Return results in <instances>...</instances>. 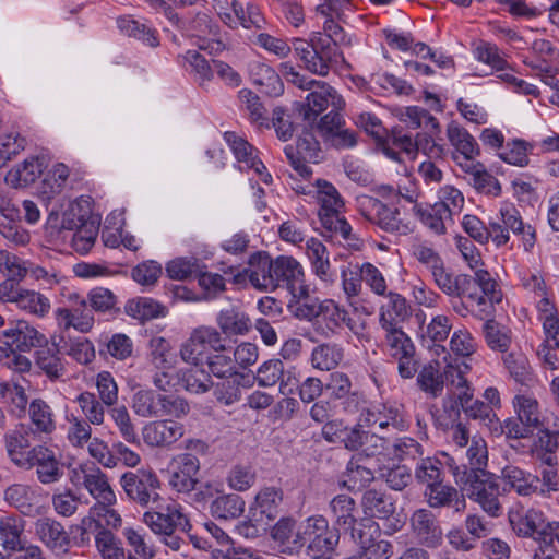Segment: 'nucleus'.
Instances as JSON below:
<instances>
[{"instance_id":"1","label":"nucleus","mask_w":559,"mask_h":559,"mask_svg":"<svg viewBox=\"0 0 559 559\" xmlns=\"http://www.w3.org/2000/svg\"><path fill=\"white\" fill-rule=\"evenodd\" d=\"M340 530L321 514L308 516L295 533L294 551L306 559H334L340 544Z\"/></svg>"},{"instance_id":"2","label":"nucleus","mask_w":559,"mask_h":559,"mask_svg":"<svg viewBox=\"0 0 559 559\" xmlns=\"http://www.w3.org/2000/svg\"><path fill=\"white\" fill-rule=\"evenodd\" d=\"M453 297L467 298L479 307V318L489 316L493 311V305L502 300V294L497 289V282L487 270L478 269L474 276L457 274Z\"/></svg>"},{"instance_id":"3","label":"nucleus","mask_w":559,"mask_h":559,"mask_svg":"<svg viewBox=\"0 0 559 559\" xmlns=\"http://www.w3.org/2000/svg\"><path fill=\"white\" fill-rule=\"evenodd\" d=\"M453 297L467 298L479 307V318L489 316L493 311V305L502 300V294L497 289V282L487 270L478 269L474 276L457 274Z\"/></svg>"},{"instance_id":"4","label":"nucleus","mask_w":559,"mask_h":559,"mask_svg":"<svg viewBox=\"0 0 559 559\" xmlns=\"http://www.w3.org/2000/svg\"><path fill=\"white\" fill-rule=\"evenodd\" d=\"M134 412L142 417H164L186 415L189 404L181 397L164 395L153 390H140L132 400Z\"/></svg>"},{"instance_id":"5","label":"nucleus","mask_w":559,"mask_h":559,"mask_svg":"<svg viewBox=\"0 0 559 559\" xmlns=\"http://www.w3.org/2000/svg\"><path fill=\"white\" fill-rule=\"evenodd\" d=\"M357 204L359 213L382 230L396 235H407L412 231L409 224L400 218L397 207H390L370 195L357 198Z\"/></svg>"},{"instance_id":"6","label":"nucleus","mask_w":559,"mask_h":559,"mask_svg":"<svg viewBox=\"0 0 559 559\" xmlns=\"http://www.w3.org/2000/svg\"><path fill=\"white\" fill-rule=\"evenodd\" d=\"M225 338L215 328L202 326L195 329L180 347V357L187 364L195 367L203 366L210 353L224 349Z\"/></svg>"},{"instance_id":"7","label":"nucleus","mask_w":559,"mask_h":559,"mask_svg":"<svg viewBox=\"0 0 559 559\" xmlns=\"http://www.w3.org/2000/svg\"><path fill=\"white\" fill-rule=\"evenodd\" d=\"M120 484L128 498L142 507L156 503L160 499V481L152 469L127 472L121 476Z\"/></svg>"},{"instance_id":"8","label":"nucleus","mask_w":559,"mask_h":559,"mask_svg":"<svg viewBox=\"0 0 559 559\" xmlns=\"http://www.w3.org/2000/svg\"><path fill=\"white\" fill-rule=\"evenodd\" d=\"M509 521L518 536L533 537L543 540L545 544L554 543L552 527L559 525V522L547 523L544 513L536 509L510 513Z\"/></svg>"},{"instance_id":"9","label":"nucleus","mask_w":559,"mask_h":559,"mask_svg":"<svg viewBox=\"0 0 559 559\" xmlns=\"http://www.w3.org/2000/svg\"><path fill=\"white\" fill-rule=\"evenodd\" d=\"M313 87L314 90L306 98L307 104L302 105L301 109L304 120L309 123L311 129L318 116L329 107H331V110H335L343 109L345 106L343 97L328 83L317 81Z\"/></svg>"},{"instance_id":"10","label":"nucleus","mask_w":559,"mask_h":559,"mask_svg":"<svg viewBox=\"0 0 559 559\" xmlns=\"http://www.w3.org/2000/svg\"><path fill=\"white\" fill-rule=\"evenodd\" d=\"M285 155L293 168L304 178L312 175V169L307 163H318L321 147L311 130H305L298 138L296 146L287 145Z\"/></svg>"},{"instance_id":"11","label":"nucleus","mask_w":559,"mask_h":559,"mask_svg":"<svg viewBox=\"0 0 559 559\" xmlns=\"http://www.w3.org/2000/svg\"><path fill=\"white\" fill-rule=\"evenodd\" d=\"M26 467H36L37 480L43 485H51L61 480L64 475V464L56 453L47 447L37 445L26 453Z\"/></svg>"},{"instance_id":"12","label":"nucleus","mask_w":559,"mask_h":559,"mask_svg":"<svg viewBox=\"0 0 559 559\" xmlns=\"http://www.w3.org/2000/svg\"><path fill=\"white\" fill-rule=\"evenodd\" d=\"M255 380L260 386L264 388L278 383L283 395L294 394L298 388L296 368L293 366L285 368L284 362L278 358L264 361L257 371Z\"/></svg>"},{"instance_id":"13","label":"nucleus","mask_w":559,"mask_h":559,"mask_svg":"<svg viewBox=\"0 0 559 559\" xmlns=\"http://www.w3.org/2000/svg\"><path fill=\"white\" fill-rule=\"evenodd\" d=\"M352 540L357 545L358 552L376 555L377 559H389L392 555V544L380 539V531L376 523L360 521L348 528Z\"/></svg>"},{"instance_id":"14","label":"nucleus","mask_w":559,"mask_h":559,"mask_svg":"<svg viewBox=\"0 0 559 559\" xmlns=\"http://www.w3.org/2000/svg\"><path fill=\"white\" fill-rule=\"evenodd\" d=\"M70 307H60L56 310V319L64 330L75 329L81 333H88L95 323V318L87 300L79 294H70Z\"/></svg>"},{"instance_id":"15","label":"nucleus","mask_w":559,"mask_h":559,"mask_svg":"<svg viewBox=\"0 0 559 559\" xmlns=\"http://www.w3.org/2000/svg\"><path fill=\"white\" fill-rule=\"evenodd\" d=\"M3 500L20 514L28 518L41 515L45 509L38 490L27 484L15 483L7 487Z\"/></svg>"},{"instance_id":"16","label":"nucleus","mask_w":559,"mask_h":559,"mask_svg":"<svg viewBox=\"0 0 559 559\" xmlns=\"http://www.w3.org/2000/svg\"><path fill=\"white\" fill-rule=\"evenodd\" d=\"M468 496L477 501L490 516L498 518L502 512L499 502V484L497 477L489 473L484 477L472 478L466 486Z\"/></svg>"},{"instance_id":"17","label":"nucleus","mask_w":559,"mask_h":559,"mask_svg":"<svg viewBox=\"0 0 559 559\" xmlns=\"http://www.w3.org/2000/svg\"><path fill=\"white\" fill-rule=\"evenodd\" d=\"M274 289L285 287L292 296L307 295V285L304 284V271L300 263L286 255L274 260Z\"/></svg>"},{"instance_id":"18","label":"nucleus","mask_w":559,"mask_h":559,"mask_svg":"<svg viewBox=\"0 0 559 559\" xmlns=\"http://www.w3.org/2000/svg\"><path fill=\"white\" fill-rule=\"evenodd\" d=\"M341 110H331L316 121L313 127L326 145L337 150L352 148L357 144V132H345L343 135L332 133L334 127L337 129L340 123H345Z\"/></svg>"},{"instance_id":"19","label":"nucleus","mask_w":559,"mask_h":559,"mask_svg":"<svg viewBox=\"0 0 559 559\" xmlns=\"http://www.w3.org/2000/svg\"><path fill=\"white\" fill-rule=\"evenodd\" d=\"M39 540L56 555H66L72 546V539L63 525L55 519L41 518L35 523Z\"/></svg>"},{"instance_id":"20","label":"nucleus","mask_w":559,"mask_h":559,"mask_svg":"<svg viewBox=\"0 0 559 559\" xmlns=\"http://www.w3.org/2000/svg\"><path fill=\"white\" fill-rule=\"evenodd\" d=\"M200 469L199 459L191 453L178 455L173 461L169 472V485L178 492H190L195 488L197 474Z\"/></svg>"},{"instance_id":"21","label":"nucleus","mask_w":559,"mask_h":559,"mask_svg":"<svg viewBox=\"0 0 559 559\" xmlns=\"http://www.w3.org/2000/svg\"><path fill=\"white\" fill-rule=\"evenodd\" d=\"M324 390L331 400H342L343 409L346 413H355L359 409L362 395L353 391V383L346 373L332 372L324 384Z\"/></svg>"},{"instance_id":"22","label":"nucleus","mask_w":559,"mask_h":559,"mask_svg":"<svg viewBox=\"0 0 559 559\" xmlns=\"http://www.w3.org/2000/svg\"><path fill=\"white\" fill-rule=\"evenodd\" d=\"M411 526L419 544L429 548H436L441 545L442 528L430 510H416L411 516Z\"/></svg>"},{"instance_id":"23","label":"nucleus","mask_w":559,"mask_h":559,"mask_svg":"<svg viewBox=\"0 0 559 559\" xmlns=\"http://www.w3.org/2000/svg\"><path fill=\"white\" fill-rule=\"evenodd\" d=\"M283 489L275 486L263 487L255 496L253 516H259L258 522H264V526H270L283 511Z\"/></svg>"},{"instance_id":"24","label":"nucleus","mask_w":559,"mask_h":559,"mask_svg":"<svg viewBox=\"0 0 559 559\" xmlns=\"http://www.w3.org/2000/svg\"><path fill=\"white\" fill-rule=\"evenodd\" d=\"M312 63L308 66V71L326 76L330 70L338 63L342 52L336 43L329 37L314 36V49Z\"/></svg>"},{"instance_id":"25","label":"nucleus","mask_w":559,"mask_h":559,"mask_svg":"<svg viewBox=\"0 0 559 559\" xmlns=\"http://www.w3.org/2000/svg\"><path fill=\"white\" fill-rule=\"evenodd\" d=\"M185 433V427L175 420H156L143 429V439L151 447H169Z\"/></svg>"},{"instance_id":"26","label":"nucleus","mask_w":559,"mask_h":559,"mask_svg":"<svg viewBox=\"0 0 559 559\" xmlns=\"http://www.w3.org/2000/svg\"><path fill=\"white\" fill-rule=\"evenodd\" d=\"M9 346H14L19 352H29L32 348H39L46 345L47 338L39 333L27 321L19 320L14 326L3 331Z\"/></svg>"},{"instance_id":"27","label":"nucleus","mask_w":559,"mask_h":559,"mask_svg":"<svg viewBox=\"0 0 559 559\" xmlns=\"http://www.w3.org/2000/svg\"><path fill=\"white\" fill-rule=\"evenodd\" d=\"M447 136L455 152L452 158L457 160L456 153L463 156L464 163H472L480 155V148L475 138L457 122L451 121L447 127Z\"/></svg>"},{"instance_id":"28","label":"nucleus","mask_w":559,"mask_h":559,"mask_svg":"<svg viewBox=\"0 0 559 559\" xmlns=\"http://www.w3.org/2000/svg\"><path fill=\"white\" fill-rule=\"evenodd\" d=\"M44 167V158L31 156L8 171L5 183L15 189L27 187L39 178Z\"/></svg>"},{"instance_id":"29","label":"nucleus","mask_w":559,"mask_h":559,"mask_svg":"<svg viewBox=\"0 0 559 559\" xmlns=\"http://www.w3.org/2000/svg\"><path fill=\"white\" fill-rule=\"evenodd\" d=\"M216 323L221 335L227 337L246 335L252 328L249 316L239 307L231 306L218 312Z\"/></svg>"},{"instance_id":"30","label":"nucleus","mask_w":559,"mask_h":559,"mask_svg":"<svg viewBox=\"0 0 559 559\" xmlns=\"http://www.w3.org/2000/svg\"><path fill=\"white\" fill-rule=\"evenodd\" d=\"M249 281L259 289L274 290V260L266 252H255L249 259Z\"/></svg>"},{"instance_id":"31","label":"nucleus","mask_w":559,"mask_h":559,"mask_svg":"<svg viewBox=\"0 0 559 559\" xmlns=\"http://www.w3.org/2000/svg\"><path fill=\"white\" fill-rule=\"evenodd\" d=\"M361 506L366 515L381 520L390 519L396 509L391 495L374 488L364 492Z\"/></svg>"},{"instance_id":"32","label":"nucleus","mask_w":559,"mask_h":559,"mask_svg":"<svg viewBox=\"0 0 559 559\" xmlns=\"http://www.w3.org/2000/svg\"><path fill=\"white\" fill-rule=\"evenodd\" d=\"M501 478L508 490H514L520 496H530L539 489V477L514 465H507L501 471Z\"/></svg>"},{"instance_id":"33","label":"nucleus","mask_w":559,"mask_h":559,"mask_svg":"<svg viewBox=\"0 0 559 559\" xmlns=\"http://www.w3.org/2000/svg\"><path fill=\"white\" fill-rule=\"evenodd\" d=\"M457 165L469 176V183L481 193L499 195L501 186L498 179L487 171L485 165L480 162L461 163Z\"/></svg>"},{"instance_id":"34","label":"nucleus","mask_w":559,"mask_h":559,"mask_svg":"<svg viewBox=\"0 0 559 559\" xmlns=\"http://www.w3.org/2000/svg\"><path fill=\"white\" fill-rule=\"evenodd\" d=\"M82 486L104 507H110L116 502V495L109 485L106 474L95 465L90 467L84 481H82Z\"/></svg>"},{"instance_id":"35","label":"nucleus","mask_w":559,"mask_h":559,"mask_svg":"<svg viewBox=\"0 0 559 559\" xmlns=\"http://www.w3.org/2000/svg\"><path fill=\"white\" fill-rule=\"evenodd\" d=\"M320 221L322 227L330 234V237L341 236L347 246L355 251H359L362 248V239L353 233L350 224L340 216V213L321 214Z\"/></svg>"},{"instance_id":"36","label":"nucleus","mask_w":559,"mask_h":559,"mask_svg":"<svg viewBox=\"0 0 559 559\" xmlns=\"http://www.w3.org/2000/svg\"><path fill=\"white\" fill-rule=\"evenodd\" d=\"M145 524L156 534L174 533L178 526L188 524L187 518L176 509L167 508V513L146 511L143 515Z\"/></svg>"},{"instance_id":"37","label":"nucleus","mask_w":559,"mask_h":559,"mask_svg":"<svg viewBox=\"0 0 559 559\" xmlns=\"http://www.w3.org/2000/svg\"><path fill=\"white\" fill-rule=\"evenodd\" d=\"M346 318V310L341 309L335 302L329 300L324 302L321 311L318 313L313 322V325L317 332L328 337L341 328Z\"/></svg>"},{"instance_id":"38","label":"nucleus","mask_w":559,"mask_h":559,"mask_svg":"<svg viewBox=\"0 0 559 559\" xmlns=\"http://www.w3.org/2000/svg\"><path fill=\"white\" fill-rule=\"evenodd\" d=\"M31 428L19 425L15 429L9 431L4 436L7 452L11 461L19 467H26V455L23 450L29 448Z\"/></svg>"},{"instance_id":"39","label":"nucleus","mask_w":559,"mask_h":559,"mask_svg":"<svg viewBox=\"0 0 559 559\" xmlns=\"http://www.w3.org/2000/svg\"><path fill=\"white\" fill-rule=\"evenodd\" d=\"M37 367L50 379L57 380L63 377L66 373V367L62 362L61 357L59 356V349L57 344L52 343L48 345H41L36 350V360Z\"/></svg>"},{"instance_id":"40","label":"nucleus","mask_w":559,"mask_h":559,"mask_svg":"<svg viewBox=\"0 0 559 559\" xmlns=\"http://www.w3.org/2000/svg\"><path fill=\"white\" fill-rule=\"evenodd\" d=\"M23 521L16 515L0 519V545L7 551L20 552L26 547L22 544Z\"/></svg>"},{"instance_id":"41","label":"nucleus","mask_w":559,"mask_h":559,"mask_svg":"<svg viewBox=\"0 0 559 559\" xmlns=\"http://www.w3.org/2000/svg\"><path fill=\"white\" fill-rule=\"evenodd\" d=\"M93 207L90 197H80L71 202L62 215L63 229L74 230L87 222L96 221L93 217Z\"/></svg>"},{"instance_id":"42","label":"nucleus","mask_w":559,"mask_h":559,"mask_svg":"<svg viewBox=\"0 0 559 559\" xmlns=\"http://www.w3.org/2000/svg\"><path fill=\"white\" fill-rule=\"evenodd\" d=\"M389 301L380 309L381 328L399 326L401 322L409 317V307L406 299L396 293H389Z\"/></svg>"},{"instance_id":"43","label":"nucleus","mask_w":559,"mask_h":559,"mask_svg":"<svg viewBox=\"0 0 559 559\" xmlns=\"http://www.w3.org/2000/svg\"><path fill=\"white\" fill-rule=\"evenodd\" d=\"M503 226L515 235H522L525 251H530L536 241L535 229L531 225H524L519 211L513 206H506L500 210Z\"/></svg>"},{"instance_id":"44","label":"nucleus","mask_w":559,"mask_h":559,"mask_svg":"<svg viewBox=\"0 0 559 559\" xmlns=\"http://www.w3.org/2000/svg\"><path fill=\"white\" fill-rule=\"evenodd\" d=\"M124 312L135 320L145 322L164 317L167 310L166 307L152 298L136 297L127 301Z\"/></svg>"},{"instance_id":"45","label":"nucleus","mask_w":559,"mask_h":559,"mask_svg":"<svg viewBox=\"0 0 559 559\" xmlns=\"http://www.w3.org/2000/svg\"><path fill=\"white\" fill-rule=\"evenodd\" d=\"M488 452L486 442L483 439L474 438L471 447L466 451L468 464H463V478L469 475L471 479L476 477H484L489 472L486 471L488 462Z\"/></svg>"},{"instance_id":"46","label":"nucleus","mask_w":559,"mask_h":559,"mask_svg":"<svg viewBox=\"0 0 559 559\" xmlns=\"http://www.w3.org/2000/svg\"><path fill=\"white\" fill-rule=\"evenodd\" d=\"M334 522L344 533L358 521L356 518V502L347 495H337L330 502Z\"/></svg>"},{"instance_id":"47","label":"nucleus","mask_w":559,"mask_h":559,"mask_svg":"<svg viewBox=\"0 0 559 559\" xmlns=\"http://www.w3.org/2000/svg\"><path fill=\"white\" fill-rule=\"evenodd\" d=\"M503 364L516 383L525 386L534 384L535 376L524 354L511 352L503 357Z\"/></svg>"},{"instance_id":"48","label":"nucleus","mask_w":559,"mask_h":559,"mask_svg":"<svg viewBox=\"0 0 559 559\" xmlns=\"http://www.w3.org/2000/svg\"><path fill=\"white\" fill-rule=\"evenodd\" d=\"M224 139L231 147L238 162L245 163L258 174H262L266 169L264 164L253 154L254 148L248 141L238 136L235 132H225Z\"/></svg>"},{"instance_id":"49","label":"nucleus","mask_w":559,"mask_h":559,"mask_svg":"<svg viewBox=\"0 0 559 559\" xmlns=\"http://www.w3.org/2000/svg\"><path fill=\"white\" fill-rule=\"evenodd\" d=\"M205 364L210 373L217 378H229L238 374L231 348H228L225 344L224 349L212 350Z\"/></svg>"},{"instance_id":"50","label":"nucleus","mask_w":559,"mask_h":559,"mask_svg":"<svg viewBox=\"0 0 559 559\" xmlns=\"http://www.w3.org/2000/svg\"><path fill=\"white\" fill-rule=\"evenodd\" d=\"M210 510L216 519H236L245 511V501L236 493L222 495L212 501Z\"/></svg>"},{"instance_id":"51","label":"nucleus","mask_w":559,"mask_h":559,"mask_svg":"<svg viewBox=\"0 0 559 559\" xmlns=\"http://www.w3.org/2000/svg\"><path fill=\"white\" fill-rule=\"evenodd\" d=\"M117 26L121 33L142 40L150 47H157L159 45L155 29L130 16H119L117 19Z\"/></svg>"},{"instance_id":"52","label":"nucleus","mask_w":559,"mask_h":559,"mask_svg":"<svg viewBox=\"0 0 559 559\" xmlns=\"http://www.w3.org/2000/svg\"><path fill=\"white\" fill-rule=\"evenodd\" d=\"M93 313H108L118 314L120 308L118 307L117 296L108 288L95 287L92 288L85 298Z\"/></svg>"},{"instance_id":"53","label":"nucleus","mask_w":559,"mask_h":559,"mask_svg":"<svg viewBox=\"0 0 559 559\" xmlns=\"http://www.w3.org/2000/svg\"><path fill=\"white\" fill-rule=\"evenodd\" d=\"M449 367L447 366L444 373H441L438 369V364L436 366L431 364L424 366L417 377L419 388L433 397L441 395L444 382L448 381L447 371Z\"/></svg>"},{"instance_id":"54","label":"nucleus","mask_w":559,"mask_h":559,"mask_svg":"<svg viewBox=\"0 0 559 559\" xmlns=\"http://www.w3.org/2000/svg\"><path fill=\"white\" fill-rule=\"evenodd\" d=\"M401 120L412 129L421 127L430 130L432 134L440 133V123L428 110L419 106H409L401 114Z\"/></svg>"},{"instance_id":"55","label":"nucleus","mask_w":559,"mask_h":559,"mask_svg":"<svg viewBox=\"0 0 559 559\" xmlns=\"http://www.w3.org/2000/svg\"><path fill=\"white\" fill-rule=\"evenodd\" d=\"M343 359V349L331 343L318 345L311 354V364L316 369L331 370Z\"/></svg>"},{"instance_id":"56","label":"nucleus","mask_w":559,"mask_h":559,"mask_svg":"<svg viewBox=\"0 0 559 559\" xmlns=\"http://www.w3.org/2000/svg\"><path fill=\"white\" fill-rule=\"evenodd\" d=\"M483 331L486 343L492 350L504 353L509 349L511 345V331L507 326L493 319H489L484 323Z\"/></svg>"},{"instance_id":"57","label":"nucleus","mask_w":559,"mask_h":559,"mask_svg":"<svg viewBox=\"0 0 559 559\" xmlns=\"http://www.w3.org/2000/svg\"><path fill=\"white\" fill-rule=\"evenodd\" d=\"M345 477L346 479L343 480V486L350 491L359 490L374 479L373 472L360 465L355 456H353L346 465Z\"/></svg>"},{"instance_id":"58","label":"nucleus","mask_w":559,"mask_h":559,"mask_svg":"<svg viewBox=\"0 0 559 559\" xmlns=\"http://www.w3.org/2000/svg\"><path fill=\"white\" fill-rule=\"evenodd\" d=\"M253 83L261 87L262 93L271 97H277L284 92L281 76L266 64L258 67V71L253 74Z\"/></svg>"},{"instance_id":"59","label":"nucleus","mask_w":559,"mask_h":559,"mask_svg":"<svg viewBox=\"0 0 559 559\" xmlns=\"http://www.w3.org/2000/svg\"><path fill=\"white\" fill-rule=\"evenodd\" d=\"M317 188L318 200L321 204L319 217L321 218V214L338 213L344 206V202L336 188L331 182L323 179L317 180Z\"/></svg>"},{"instance_id":"60","label":"nucleus","mask_w":559,"mask_h":559,"mask_svg":"<svg viewBox=\"0 0 559 559\" xmlns=\"http://www.w3.org/2000/svg\"><path fill=\"white\" fill-rule=\"evenodd\" d=\"M385 334V341L391 349L394 358H403L405 356H414L415 347L411 338L400 326L382 328Z\"/></svg>"},{"instance_id":"61","label":"nucleus","mask_w":559,"mask_h":559,"mask_svg":"<svg viewBox=\"0 0 559 559\" xmlns=\"http://www.w3.org/2000/svg\"><path fill=\"white\" fill-rule=\"evenodd\" d=\"M28 413L32 425L35 426V432L49 435L55 430L51 408L43 400L32 401Z\"/></svg>"},{"instance_id":"62","label":"nucleus","mask_w":559,"mask_h":559,"mask_svg":"<svg viewBox=\"0 0 559 559\" xmlns=\"http://www.w3.org/2000/svg\"><path fill=\"white\" fill-rule=\"evenodd\" d=\"M15 306L31 314L45 317L49 312L50 301L46 296L38 292L23 288Z\"/></svg>"},{"instance_id":"63","label":"nucleus","mask_w":559,"mask_h":559,"mask_svg":"<svg viewBox=\"0 0 559 559\" xmlns=\"http://www.w3.org/2000/svg\"><path fill=\"white\" fill-rule=\"evenodd\" d=\"M424 496L429 507L433 509L450 507L457 498V490L453 486L441 481L431 486H426Z\"/></svg>"},{"instance_id":"64","label":"nucleus","mask_w":559,"mask_h":559,"mask_svg":"<svg viewBox=\"0 0 559 559\" xmlns=\"http://www.w3.org/2000/svg\"><path fill=\"white\" fill-rule=\"evenodd\" d=\"M178 383H180L185 390L194 394L205 393L213 386L210 373L204 370H182L178 378Z\"/></svg>"}]
</instances>
